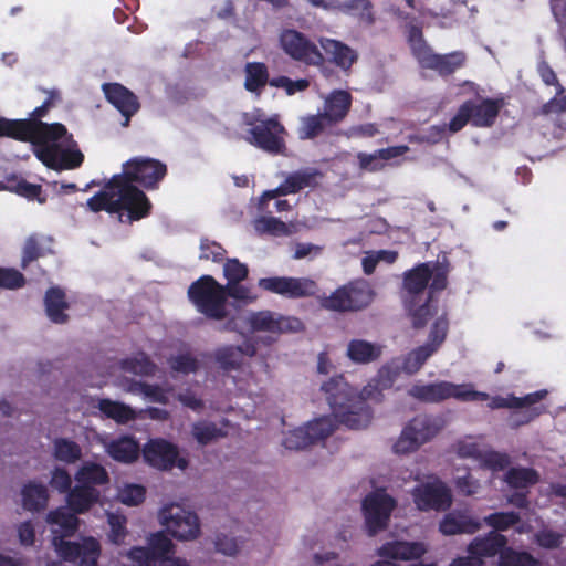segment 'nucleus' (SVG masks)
Segmentation results:
<instances>
[{"label": "nucleus", "instance_id": "nucleus-1", "mask_svg": "<svg viewBox=\"0 0 566 566\" xmlns=\"http://www.w3.org/2000/svg\"><path fill=\"white\" fill-rule=\"evenodd\" d=\"M166 175L167 166L158 159L130 158L123 164L120 174L114 175L98 192L87 199L85 208L94 213L126 211L129 222L139 221L150 214L153 205L137 185L147 190L156 189Z\"/></svg>", "mask_w": 566, "mask_h": 566}, {"label": "nucleus", "instance_id": "nucleus-2", "mask_svg": "<svg viewBox=\"0 0 566 566\" xmlns=\"http://www.w3.org/2000/svg\"><path fill=\"white\" fill-rule=\"evenodd\" d=\"M338 424L359 430L368 427L373 410L368 401L381 402L387 390L373 378L360 392L348 385L343 375H336L321 387Z\"/></svg>", "mask_w": 566, "mask_h": 566}, {"label": "nucleus", "instance_id": "nucleus-3", "mask_svg": "<svg viewBox=\"0 0 566 566\" xmlns=\"http://www.w3.org/2000/svg\"><path fill=\"white\" fill-rule=\"evenodd\" d=\"M0 137H10L20 142H29L34 149L45 146H59L57 140H73L66 127L61 123L48 124L38 119H7L0 117Z\"/></svg>", "mask_w": 566, "mask_h": 566}, {"label": "nucleus", "instance_id": "nucleus-4", "mask_svg": "<svg viewBox=\"0 0 566 566\" xmlns=\"http://www.w3.org/2000/svg\"><path fill=\"white\" fill-rule=\"evenodd\" d=\"M506 105L507 101L503 95L494 98L468 99L459 106L455 115L450 119L448 130L455 134L464 128L467 124L476 128H490L495 124L500 112Z\"/></svg>", "mask_w": 566, "mask_h": 566}, {"label": "nucleus", "instance_id": "nucleus-5", "mask_svg": "<svg viewBox=\"0 0 566 566\" xmlns=\"http://www.w3.org/2000/svg\"><path fill=\"white\" fill-rule=\"evenodd\" d=\"M187 296L197 312L208 319L220 322L228 318L223 284L212 275L205 274L193 281L188 287Z\"/></svg>", "mask_w": 566, "mask_h": 566}, {"label": "nucleus", "instance_id": "nucleus-6", "mask_svg": "<svg viewBox=\"0 0 566 566\" xmlns=\"http://www.w3.org/2000/svg\"><path fill=\"white\" fill-rule=\"evenodd\" d=\"M408 395L413 399L426 403H439L453 398L459 401H486L489 395L478 391L472 384H453L438 381L432 384H415L408 389Z\"/></svg>", "mask_w": 566, "mask_h": 566}, {"label": "nucleus", "instance_id": "nucleus-7", "mask_svg": "<svg viewBox=\"0 0 566 566\" xmlns=\"http://www.w3.org/2000/svg\"><path fill=\"white\" fill-rule=\"evenodd\" d=\"M375 292L363 279L354 280L336 289L322 300V307L333 312H358L366 308L374 300Z\"/></svg>", "mask_w": 566, "mask_h": 566}, {"label": "nucleus", "instance_id": "nucleus-8", "mask_svg": "<svg viewBox=\"0 0 566 566\" xmlns=\"http://www.w3.org/2000/svg\"><path fill=\"white\" fill-rule=\"evenodd\" d=\"M244 123L250 126L244 136L245 142L271 155L284 154L286 132L277 118H245Z\"/></svg>", "mask_w": 566, "mask_h": 566}, {"label": "nucleus", "instance_id": "nucleus-9", "mask_svg": "<svg viewBox=\"0 0 566 566\" xmlns=\"http://www.w3.org/2000/svg\"><path fill=\"white\" fill-rule=\"evenodd\" d=\"M440 429L441 426L432 416L418 415L402 429L394 444V451L399 454L413 452L436 437Z\"/></svg>", "mask_w": 566, "mask_h": 566}, {"label": "nucleus", "instance_id": "nucleus-10", "mask_svg": "<svg viewBox=\"0 0 566 566\" xmlns=\"http://www.w3.org/2000/svg\"><path fill=\"white\" fill-rule=\"evenodd\" d=\"M282 51L292 60L305 65L319 66L324 56L317 45L295 29H284L279 35Z\"/></svg>", "mask_w": 566, "mask_h": 566}, {"label": "nucleus", "instance_id": "nucleus-11", "mask_svg": "<svg viewBox=\"0 0 566 566\" xmlns=\"http://www.w3.org/2000/svg\"><path fill=\"white\" fill-rule=\"evenodd\" d=\"M66 536H57L53 530L52 545L57 555L65 562H78L80 566H97L101 545L94 537H86L82 543L65 541Z\"/></svg>", "mask_w": 566, "mask_h": 566}, {"label": "nucleus", "instance_id": "nucleus-12", "mask_svg": "<svg viewBox=\"0 0 566 566\" xmlns=\"http://www.w3.org/2000/svg\"><path fill=\"white\" fill-rule=\"evenodd\" d=\"M337 420L324 416L310 421L304 427L291 430L283 439V446L287 450H302L308 446L329 437L337 428Z\"/></svg>", "mask_w": 566, "mask_h": 566}, {"label": "nucleus", "instance_id": "nucleus-13", "mask_svg": "<svg viewBox=\"0 0 566 566\" xmlns=\"http://www.w3.org/2000/svg\"><path fill=\"white\" fill-rule=\"evenodd\" d=\"M247 322L252 333L264 332L276 336L298 333L304 329V324L300 318L285 316L270 310L251 312Z\"/></svg>", "mask_w": 566, "mask_h": 566}, {"label": "nucleus", "instance_id": "nucleus-14", "mask_svg": "<svg viewBox=\"0 0 566 566\" xmlns=\"http://www.w3.org/2000/svg\"><path fill=\"white\" fill-rule=\"evenodd\" d=\"M395 506V499L385 492H373L364 499L363 512L369 536L387 528Z\"/></svg>", "mask_w": 566, "mask_h": 566}, {"label": "nucleus", "instance_id": "nucleus-15", "mask_svg": "<svg viewBox=\"0 0 566 566\" xmlns=\"http://www.w3.org/2000/svg\"><path fill=\"white\" fill-rule=\"evenodd\" d=\"M260 289L287 298H302L316 295L317 283L308 277L271 276L259 280Z\"/></svg>", "mask_w": 566, "mask_h": 566}, {"label": "nucleus", "instance_id": "nucleus-16", "mask_svg": "<svg viewBox=\"0 0 566 566\" xmlns=\"http://www.w3.org/2000/svg\"><path fill=\"white\" fill-rule=\"evenodd\" d=\"M161 524L171 536L181 539H195L200 533L199 518L196 513L186 511L179 505L165 506L160 512Z\"/></svg>", "mask_w": 566, "mask_h": 566}, {"label": "nucleus", "instance_id": "nucleus-17", "mask_svg": "<svg viewBox=\"0 0 566 566\" xmlns=\"http://www.w3.org/2000/svg\"><path fill=\"white\" fill-rule=\"evenodd\" d=\"M317 175L318 171L315 169H304L290 174L277 188L263 192L259 201V211L272 213L269 208L271 200L281 196L297 193L304 188L315 186Z\"/></svg>", "mask_w": 566, "mask_h": 566}, {"label": "nucleus", "instance_id": "nucleus-18", "mask_svg": "<svg viewBox=\"0 0 566 566\" xmlns=\"http://www.w3.org/2000/svg\"><path fill=\"white\" fill-rule=\"evenodd\" d=\"M144 459L159 470H171L174 467L185 470L188 467V460L179 457L177 446L164 439L150 440L144 448Z\"/></svg>", "mask_w": 566, "mask_h": 566}, {"label": "nucleus", "instance_id": "nucleus-19", "mask_svg": "<svg viewBox=\"0 0 566 566\" xmlns=\"http://www.w3.org/2000/svg\"><path fill=\"white\" fill-rule=\"evenodd\" d=\"M412 499L420 511H446L452 504L451 491L441 481L422 483L415 486Z\"/></svg>", "mask_w": 566, "mask_h": 566}, {"label": "nucleus", "instance_id": "nucleus-20", "mask_svg": "<svg viewBox=\"0 0 566 566\" xmlns=\"http://www.w3.org/2000/svg\"><path fill=\"white\" fill-rule=\"evenodd\" d=\"M102 91L106 101L125 118L123 126L127 127L132 117L140 109L137 95L120 83H104Z\"/></svg>", "mask_w": 566, "mask_h": 566}, {"label": "nucleus", "instance_id": "nucleus-21", "mask_svg": "<svg viewBox=\"0 0 566 566\" xmlns=\"http://www.w3.org/2000/svg\"><path fill=\"white\" fill-rule=\"evenodd\" d=\"M34 155L43 165L56 171L76 169L84 161L80 149H62L60 146L34 149Z\"/></svg>", "mask_w": 566, "mask_h": 566}, {"label": "nucleus", "instance_id": "nucleus-22", "mask_svg": "<svg viewBox=\"0 0 566 566\" xmlns=\"http://www.w3.org/2000/svg\"><path fill=\"white\" fill-rule=\"evenodd\" d=\"M419 55L418 63L421 67L436 71L442 77L452 75L467 63V54L463 51L438 54L430 49L419 52Z\"/></svg>", "mask_w": 566, "mask_h": 566}, {"label": "nucleus", "instance_id": "nucleus-23", "mask_svg": "<svg viewBox=\"0 0 566 566\" xmlns=\"http://www.w3.org/2000/svg\"><path fill=\"white\" fill-rule=\"evenodd\" d=\"M481 528L479 520L467 510H453L447 513L439 524V531L447 536L474 534Z\"/></svg>", "mask_w": 566, "mask_h": 566}, {"label": "nucleus", "instance_id": "nucleus-24", "mask_svg": "<svg viewBox=\"0 0 566 566\" xmlns=\"http://www.w3.org/2000/svg\"><path fill=\"white\" fill-rule=\"evenodd\" d=\"M507 539L504 535L491 531L484 536L475 537L468 546V556L478 557H494L502 554L506 548Z\"/></svg>", "mask_w": 566, "mask_h": 566}, {"label": "nucleus", "instance_id": "nucleus-25", "mask_svg": "<svg viewBox=\"0 0 566 566\" xmlns=\"http://www.w3.org/2000/svg\"><path fill=\"white\" fill-rule=\"evenodd\" d=\"M426 551L420 542L394 541L382 544L377 549V555L395 560H411L422 557Z\"/></svg>", "mask_w": 566, "mask_h": 566}, {"label": "nucleus", "instance_id": "nucleus-26", "mask_svg": "<svg viewBox=\"0 0 566 566\" xmlns=\"http://www.w3.org/2000/svg\"><path fill=\"white\" fill-rule=\"evenodd\" d=\"M318 43L324 52L331 56V62L343 71H349L358 60L357 51L342 41L319 38Z\"/></svg>", "mask_w": 566, "mask_h": 566}, {"label": "nucleus", "instance_id": "nucleus-27", "mask_svg": "<svg viewBox=\"0 0 566 566\" xmlns=\"http://www.w3.org/2000/svg\"><path fill=\"white\" fill-rule=\"evenodd\" d=\"M353 103V96L348 91L334 90L324 101V116L334 126L343 122L348 115Z\"/></svg>", "mask_w": 566, "mask_h": 566}, {"label": "nucleus", "instance_id": "nucleus-28", "mask_svg": "<svg viewBox=\"0 0 566 566\" xmlns=\"http://www.w3.org/2000/svg\"><path fill=\"white\" fill-rule=\"evenodd\" d=\"M244 354L253 356L255 354V347L252 344L245 346L224 345L218 347L213 353L214 361L224 371L237 370L243 363Z\"/></svg>", "mask_w": 566, "mask_h": 566}, {"label": "nucleus", "instance_id": "nucleus-29", "mask_svg": "<svg viewBox=\"0 0 566 566\" xmlns=\"http://www.w3.org/2000/svg\"><path fill=\"white\" fill-rule=\"evenodd\" d=\"M108 455L117 462L133 463L140 453L138 441L132 436H120L105 444Z\"/></svg>", "mask_w": 566, "mask_h": 566}, {"label": "nucleus", "instance_id": "nucleus-30", "mask_svg": "<svg viewBox=\"0 0 566 566\" xmlns=\"http://www.w3.org/2000/svg\"><path fill=\"white\" fill-rule=\"evenodd\" d=\"M384 346L365 339L355 338L347 344L346 356L357 365H367L378 360Z\"/></svg>", "mask_w": 566, "mask_h": 566}, {"label": "nucleus", "instance_id": "nucleus-31", "mask_svg": "<svg viewBox=\"0 0 566 566\" xmlns=\"http://www.w3.org/2000/svg\"><path fill=\"white\" fill-rule=\"evenodd\" d=\"M99 497L98 489L76 483L66 495V503L74 513L84 514L99 501Z\"/></svg>", "mask_w": 566, "mask_h": 566}, {"label": "nucleus", "instance_id": "nucleus-32", "mask_svg": "<svg viewBox=\"0 0 566 566\" xmlns=\"http://www.w3.org/2000/svg\"><path fill=\"white\" fill-rule=\"evenodd\" d=\"M44 306L48 317L55 324H64L69 319L65 310L69 308L65 293L57 286L50 287L45 292Z\"/></svg>", "mask_w": 566, "mask_h": 566}, {"label": "nucleus", "instance_id": "nucleus-33", "mask_svg": "<svg viewBox=\"0 0 566 566\" xmlns=\"http://www.w3.org/2000/svg\"><path fill=\"white\" fill-rule=\"evenodd\" d=\"M76 483L85 486H102L109 482V475L106 469L94 461H84L75 472Z\"/></svg>", "mask_w": 566, "mask_h": 566}, {"label": "nucleus", "instance_id": "nucleus-34", "mask_svg": "<svg viewBox=\"0 0 566 566\" xmlns=\"http://www.w3.org/2000/svg\"><path fill=\"white\" fill-rule=\"evenodd\" d=\"M543 82L547 85H558V97L552 98L549 102L543 105L542 114L544 115H562L566 112V96H562L564 88L558 84L557 76L552 67L546 63H543L538 67Z\"/></svg>", "mask_w": 566, "mask_h": 566}, {"label": "nucleus", "instance_id": "nucleus-35", "mask_svg": "<svg viewBox=\"0 0 566 566\" xmlns=\"http://www.w3.org/2000/svg\"><path fill=\"white\" fill-rule=\"evenodd\" d=\"M432 270L428 263H420L403 275V287L411 295L422 293L431 280Z\"/></svg>", "mask_w": 566, "mask_h": 566}, {"label": "nucleus", "instance_id": "nucleus-36", "mask_svg": "<svg viewBox=\"0 0 566 566\" xmlns=\"http://www.w3.org/2000/svg\"><path fill=\"white\" fill-rule=\"evenodd\" d=\"M22 505L31 512L44 510L49 501V492L45 485L36 482H29L21 491Z\"/></svg>", "mask_w": 566, "mask_h": 566}, {"label": "nucleus", "instance_id": "nucleus-37", "mask_svg": "<svg viewBox=\"0 0 566 566\" xmlns=\"http://www.w3.org/2000/svg\"><path fill=\"white\" fill-rule=\"evenodd\" d=\"M244 88L260 95L269 82V70L263 62H248L244 65Z\"/></svg>", "mask_w": 566, "mask_h": 566}, {"label": "nucleus", "instance_id": "nucleus-38", "mask_svg": "<svg viewBox=\"0 0 566 566\" xmlns=\"http://www.w3.org/2000/svg\"><path fill=\"white\" fill-rule=\"evenodd\" d=\"M97 408L108 419L116 421L119 424H126L136 419V411L128 405L114 401L108 398L98 400Z\"/></svg>", "mask_w": 566, "mask_h": 566}, {"label": "nucleus", "instance_id": "nucleus-39", "mask_svg": "<svg viewBox=\"0 0 566 566\" xmlns=\"http://www.w3.org/2000/svg\"><path fill=\"white\" fill-rule=\"evenodd\" d=\"M78 513H74L69 507H57L48 514L46 521L52 525H57V536H73L78 527Z\"/></svg>", "mask_w": 566, "mask_h": 566}, {"label": "nucleus", "instance_id": "nucleus-40", "mask_svg": "<svg viewBox=\"0 0 566 566\" xmlns=\"http://www.w3.org/2000/svg\"><path fill=\"white\" fill-rule=\"evenodd\" d=\"M4 189L12 191L28 200H36L39 203L46 202V196L43 195L41 185L31 184L23 178L11 176L7 178Z\"/></svg>", "mask_w": 566, "mask_h": 566}, {"label": "nucleus", "instance_id": "nucleus-41", "mask_svg": "<svg viewBox=\"0 0 566 566\" xmlns=\"http://www.w3.org/2000/svg\"><path fill=\"white\" fill-rule=\"evenodd\" d=\"M53 455L57 461L73 464L82 458V448L67 438H56L53 441Z\"/></svg>", "mask_w": 566, "mask_h": 566}, {"label": "nucleus", "instance_id": "nucleus-42", "mask_svg": "<svg viewBox=\"0 0 566 566\" xmlns=\"http://www.w3.org/2000/svg\"><path fill=\"white\" fill-rule=\"evenodd\" d=\"M120 369L140 376H151L156 371V365L147 356L140 352L132 357L124 358L119 361Z\"/></svg>", "mask_w": 566, "mask_h": 566}, {"label": "nucleus", "instance_id": "nucleus-43", "mask_svg": "<svg viewBox=\"0 0 566 566\" xmlns=\"http://www.w3.org/2000/svg\"><path fill=\"white\" fill-rule=\"evenodd\" d=\"M334 126L323 113L310 115L302 118L301 127L298 130L300 138L313 139L325 132L326 128Z\"/></svg>", "mask_w": 566, "mask_h": 566}, {"label": "nucleus", "instance_id": "nucleus-44", "mask_svg": "<svg viewBox=\"0 0 566 566\" xmlns=\"http://www.w3.org/2000/svg\"><path fill=\"white\" fill-rule=\"evenodd\" d=\"M539 475L532 468H511L505 473V482L514 489H525L538 482Z\"/></svg>", "mask_w": 566, "mask_h": 566}, {"label": "nucleus", "instance_id": "nucleus-45", "mask_svg": "<svg viewBox=\"0 0 566 566\" xmlns=\"http://www.w3.org/2000/svg\"><path fill=\"white\" fill-rule=\"evenodd\" d=\"M433 353H436L434 347H429L426 344L421 345L408 353L400 366L406 374L413 375L421 369Z\"/></svg>", "mask_w": 566, "mask_h": 566}, {"label": "nucleus", "instance_id": "nucleus-46", "mask_svg": "<svg viewBox=\"0 0 566 566\" xmlns=\"http://www.w3.org/2000/svg\"><path fill=\"white\" fill-rule=\"evenodd\" d=\"M148 549L151 552L154 557L161 563L170 559V555L174 554V543L163 531L151 534L148 537Z\"/></svg>", "mask_w": 566, "mask_h": 566}, {"label": "nucleus", "instance_id": "nucleus-47", "mask_svg": "<svg viewBox=\"0 0 566 566\" xmlns=\"http://www.w3.org/2000/svg\"><path fill=\"white\" fill-rule=\"evenodd\" d=\"M45 255L46 250L42 244L41 237L33 233L24 241L20 266L22 270H25L32 262Z\"/></svg>", "mask_w": 566, "mask_h": 566}, {"label": "nucleus", "instance_id": "nucleus-48", "mask_svg": "<svg viewBox=\"0 0 566 566\" xmlns=\"http://www.w3.org/2000/svg\"><path fill=\"white\" fill-rule=\"evenodd\" d=\"M334 8H338L342 12L358 15L363 21L368 24L374 23V15L371 12L373 4L370 0H344L343 2H337Z\"/></svg>", "mask_w": 566, "mask_h": 566}, {"label": "nucleus", "instance_id": "nucleus-49", "mask_svg": "<svg viewBox=\"0 0 566 566\" xmlns=\"http://www.w3.org/2000/svg\"><path fill=\"white\" fill-rule=\"evenodd\" d=\"M223 294L226 304L228 298L234 300L239 305H249L256 300L252 289L241 283L224 284Z\"/></svg>", "mask_w": 566, "mask_h": 566}, {"label": "nucleus", "instance_id": "nucleus-50", "mask_svg": "<svg viewBox=\"0 0 566 566\" xmlns=\"http://www.w3.org/2000/svg\"><path fill=\"white\" fill-rule=\"evenodd\" d=\"M521 521L516 512H495L484 517V523L495 532H503L516 525Z\"/></svg>", "mask_w": 566, "mask_h": 566}, {"label": "nucleus", "instance_id": "nucleus-51", "mask_svg": "<svg viewBox=\"0 0 566 566\" xmlns=\"http://www.w3.org/2000/svg\"><path fill=\"white\" fill-rule=\"evenodd\" d=\"M192 436L201 446H207L219 437H223L224 433L213 422L199 421L192 426Z\"/></svg>", "mask_w": 566, "mask_h": 566}, {"label": "nucleus", "instance_id": "nucleus-52", "mask_svg": "<svg viewBox=\"0 0 566 566\" xmlns=\"http://www.w3.org/2000/svg\"><path fill=\"white\" fill-rule=\"evenodd\" d=\"M401 371L403 370L400 366L399 359L395 358L382 365L374 378L378 384H380V386H382V388L390 389Z\"/></svg>", "mask_w": 566, "mask_h": 566}, {"label": "nucleus", "instance_id": "nucleus-53", "mask_svg": "<svg viewBox=\"0 0 566 566\" xmlns=\"http://www.w3.org/2000/svg\"><path fill=\"white\" fill-rule=\"evenodd\" d=\"M537 560L527 552H517L506 547L501 554V566H537Z\"/></svg>", "mask_w": 566, "mask_h": 566}, {"label": "nucleus", "instance_id": "nucleus-54", "mask_svg": "<svg viewBox=\"0 0 566 566\" xmlns=\"http://www.w3.org/2000/svg\"><path fill=\"white\" fill-rule=\"evenodd\" d=\"M171 370L185 375L196 373L199 369V360L190 353L178 354L168 358Z\"/></svg>", "mask_w": 566, "mask_h": 566}, {"label": "nucleus", "instance_id": "nucleus-55", "mask_svg": "<svg viewBox=\"0 0 566 566\" xmlns=\"http://www.w3.org/2000/svg\"><path fill=\"white\" fill-rule=\"evenodd\" d=\"M223 275L227 279V284L241 283L249 275L248 265L240 262L238 259H227L223 264Z\"/></svg>", "mask_w": 566, "mask_h": 566}, {"label": "nucleus", "instance_id": "nucleus-56", "mask_svg": "<svg viewBox=\"0 0 566 566\" xmlns=\"http://www.w3.org/2000/svg\"><path fill=\"white\" fill-rule=\"evenodd\" d=\"M449 329V321L447 315L443 314L439 316L431 326L428 343L426 344L429 347H434V352L442 345L446 340L447 334Z\"/></svg>", "mask_w": 566, "mask_h": 566}, {"label": "nucleus", "instance_id": "nucleus-57", "mask_svg": "<svg viewBox=\"0 0 566 566\" xmlns=\"http://www.w3.org/2000/svg\"><path fill=\"white\" fill-rule=\"evenodd\" d=\"M255 229L262 233H269L273 235H283L289 233V229L285 222L282 220L263 216L255 220Z\"/></svg>", "mask_w": 566, "mask_h": 566}, {"label": "nucleus", "instance_id": "nucleus-58", "mask_svg": "<svg viewBox=\"0 0 566 566\" xmlns=\"http://www.w3.org/2000/svg\"><path fill=\"white\" fill-rule=\"evenodd\" d=\"M24 285L25 277L19 270L0 266V290H18Z\"/></svg>", "mask_w": 566, "mask_h": 566}, {"label": "nucleus", "instance_id": "nucleus-59", "mask_svg": "<svg viewBox=\"0 0 566 566\" xmlns=\"http://www.w3.org/2000/svg\"><path fill=\"white\" fill-rule=\"evenodd\" d=\"M226 253L227 251L220 243L206 238L201 239L199 254L200 260H211L212 262L219 263L223 261Z\"/></svg>", "mask_w": 566, "mask_h": 566}, {"label": "nucleus", "instance_id": "nucleus-60", "mask_svg": "<svg viewBox=\"0 0 566 566\" xmlns=\"http://www.w3.org/2000/svg\"><path fill=\"white\" fill-rule=\"evenodd\" d=\"M437 314V306L431 304V297L420 305L418 308L410 311L412 326L416 329L423 328L428 321Z\"/></svg>", "mask_w": 566, "mask_h": 566}, {"label": "nucleus", "instance_id": "nucleus-61", "mask_svg": "<svg viewBox=\"0 0 566 566\" xmlns=\"http://www.w3.org/2000/svg\"><path fill=\"white\" fill-rule=\"evenodd\" d=\"M146 489L139 484H128L119 491L118 499L126 505H138L144 502Z\"/></svg>", "mask_w": 566, "mask_h": 566}, {"label": "nucleus", "instance_id": "nucleus-62", "mask_svg": "<svg viewBox=\"0 0 566 566\" xmlns=\"http://www.w3.org/2000/svg\"><path fill=\"white\" fill-rule=\"evenodd\" d=\"M49 483L53 490L66 495L72 489V478L64 468H55Z\"/></svg>", "mask_w": 566, "mask_h": 566}, {"label": "nucleus", "instance_id": "nucleus-63", "mask_svg": "<svg viewBox=\"0 0 566 566\" xmlns=\"http://www.w3.org/2000/svg\"><path fill=\"white\" fill-rule=\"evenodd\" d=\"M481 462H483V464L489 469L499 471L507 468L511 460L506 453L493 450H484Z\"/></svg>", "mask_w": 566, "mask_h": 566}, {"label": "nucleus", "instance_id": "nucleus-64", "mask_svg": "<svg viewBox=\"0 0 566 566\" xmlns=\"http://www.w3.org/2000/svg\"><path fill=\"white\" fill-rule=\"evenodd\" d=\"M108 524L111 526V532L108 534L111 542L116 545L122 544L126 536V517L111 514L108 516Z\"/></svg>", "mask_w": 566, "mask_h": 566}]
</instances>
